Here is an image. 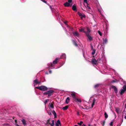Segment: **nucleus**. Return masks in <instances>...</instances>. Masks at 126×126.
I'll return each instance as SVG.
<instances>
[{"label":"nucleus","mask_w":126,"mask_h":126,"mask_svg":"<svg viewBox=\"0 0 126 126\" xmlns=\"http://www.w3.org/2000/svg\"><path fill=\"white\" fill-rule=\"evenodd\" d=\"M70 100L69 97H68L65 100V102L66 103L68 104Z\"/></svg>","instance_id":"obj_20"},{"label":"nucleus","mask_w":126,"mask_h":126,"mask_svg":"<svg viewBox=\"0 0 126 126\" xmlns=\"http://www.w3.org/2000/svg\"><path fill=\"white\" fill-rule=\"evenodd\" d=\"M73 34L75 36H77V37H79V34L77 31L75 32H73Z\"/></svg>","instance_id":"obj_12"},{"label":"nucleus","mask_w":126,"mask_h":126,"mask_svg":"<svg viewBox=\"0 0 126 126\" xmlns=\"http://www.w3.org/2000/svg\"><path fill=\"white\" fill-rule=\"evenodd\" d=\"M88 9H91V8H90V7H89V6L88 7Z\"/></svg>","instance_id":"obj_48"},{"label":"nucleus","mask_w":126,"mask_h":126,"mask_svg":"<svg viewBox=\"0 0 126 126\" xmlns=\"http://www.w3.org/2000/svg\"><path fill=\"white\" fill-rule=\"evenodd\" d=\"M15 122L16 123L17 122V120H15Z\"/></svg>","instance_id":"obj_46"},{"label":"nucleus","mask_w":126,"mask_h":126,"mask_svg":"<svg viewBox=\"0 0 126 126\" xmlns=\"http://www.w3.org/2000/svg\"><path fill=\"white\" fill-rule=\"evenodd\" d=\"M107 42V39H105L104 40V41L103 42V44H106Z\"/></svg>","instance_id":"obj_26"},{"label":"nucleus","mask_w":126,"mask_h":126,"mask_svg":"<svg viewBox=\"0 0 126 126\" xmlns=\"http://www.w3.org/2000/svg\"><path fill=\"white\" fill-rule=\"evenodd\" d=\"M122 88L123 89L126 91V85H124L123 87Z\"/></svg>","instance_id":"obj_29"},{"label":"nucleus","mask_w":126,"mask_h":126,"mask_svg":"<svg viewBox=\"0 0 126 126\" xmlns=\"http://www.w3.org/2000/svg\"><path fill=\"white\" fill-rule=\"evenodd\" d=\"M91 49L92 50H93V49H94L92 45H91Z\"/></svg>","instance_id":"obj_41"},{"label":"nucleus","mask_w":126,"mask_h":126,"mask_svg":"<svg viewBox=\"0 0 126 126\" xmlns=\"http://www.w3.org/2000/svg\"><path fill=\"white\" fill-rule=\"evenodd\" d=\"M53 92L54 91L53 90H50L44 92L43 94L44 95H48L47 97L49 98L50 96L53 95Z\"/></svg>","instance_id":"obj_2"},{"label":"nucleus","mask_w":126,"mask_h":126,"mask_svg":"<svg viewBox=\"0 0 126 126\" xmlns=\"http://www.w3.org/2000/svg\"><path fill=\"white\" fill-rule=\"evenodd\" d=\"M21 121L22 122L23 124L24 125H26V120L24 119H23Z\"/></svg>","instance_id":"obj_22"},{"label":"nucleus","mask_w":126,"mask_h":126,"mask_svg":"<svg viewBox=\"0 0 126 126\" xmlns=\"http://www.w3.org/2000/svg\"><path fill=\"white\" fill-rule=\"evenodd\" d=\"M60 59L59 58H56L55 60L53 62V63L54 64H56L57 62H58L59 60Z\"/></svg>","instance_id":"obj_11"},{"label":"nucleus","mask_w":126,"mask_h":126,"mask_svg":"<svg viewBox=\"0 0 126 126\" xmlns=\"http://www.w3.org/2000/svg\"><path fill=\"white\" fill-rule=\"evenodd\" d=\"M53 114L54 115V118H57V114L55 112V111L54 110H53L52 112Z\"/></svg>","instance_id":"obj_17"},{"label":"nucleus","mask_w":126,"mask_h":126,"mask_svg":"<svg viewBox=\"0 0 126 126\" xmlns=\"http://www.w3.org/2000/svg\"><path fill=\"white\" fill-rule=\"evenodd\" d=\"M119 109L118 108H117L115 109V111L118 113H119Z\"/></svg>","instance_id":"obj_24"},{"label":"nucleus","mask_w":126,"mask_h":126,"mask_svg":"<svg viewBox=\"0 0 126 126\" xmlns=\"http://www.w3.org/2000/svg\"><path fill=\"white\" fill-rule=\"evenodd\" d=\"M67 23V21H66V22H64V23L65 24H66Z\"/></svg>","instance_id":"obj_51"},{"label":"nucleus","mask_w":126,"mask_h":126,"mask_svg":"<svg viewBox=\"0 0 126 126\" xmlns=\"http://www.w3.org/2000/svg\"><path fill=\"white\" fill-rule=\"evenodd\" d=\"M66 56L65 54L64 53L61 56V59H64L66 58Z\"/></svg>","instance_id":"obj_21"},{"label":"nucleus","mask_w":126,"mask_h":126,"mask_svg":"<svg viewBox=\"0 0 126 126\" xmlns=\"http://www.w3.org/2000/svg\"><path fill=\"white\" fill-rule=\"evenodd\" d=\"M59 125H60V126H61L60 121L59 120H58L57 122L56 123L55 125L56 126H59Z\"/></svg>","instance_id":"obj_10"},{"label":"nucleus","mask_w":126,"mask_h":126,"mask_svg":"<svg viewBox=\"0 0 126 126\" xmlns=\"http://www.w3.org/2000/svg\"><path fill=\"white\" fill-rule=\"evenodd\" d=\"M88 5L87 4V6L88 7H89V6H88Z\"/></svg>","instance_id":"obj_57"},{"label":"nucleus","mask_w":126,"mask_h":126,"mask_svg":"<svg viewBox=\"0 0 126 126\" xmlns=\"http://www.w3.org/2000/svg\"><path fill=\"white\" fill-rule=\"evenodd\" d=\"M91 63L93 64L96 65L97 64V61L95 59H92L91 61Z\"/></svg>","instance_id":"obj_8"},{"label":"nucleus","mask_w":126,"mask_h":126,"mask_svg":"<svg viewBox=\"0 0 126 126\" xmlns=\"http://www.w3.org/2000/svg\"><path fill=\"white\" fill-rule=\"evenodd\" d=\"M105 121H104L103 122V124H102V125L103 126H104L105 125Z\"/></svg>","instance_id":"obj_42"},{"label":"nucleus","mask_w":126,"mask_h":126,"mask_svg":"<svg viewBox=\"0 0 126 126\" xmlns=\"http://www.w3.org/2000/svg\"><path fill=\"white\" fill-rule=\"evenodd\" d=\"M87 32H84L87 35V34H90V33L91 32V30L88 27H87Z\"/></svg>","instance_id":"obj_5"},{"label":"nucleus","mask_w":126,"mask_h":126,"mask_svg":"<svg viewBox=\"0 0 126 126\" xmlns=\"http://www.w3.org/2000/svg\"><path fill=\"white\" fill-rule=\"evenodd\" d=\"M50 107L52 108H54V106L53 104L51 103L50 105Z\"/></svg>","instance_id":"obj_33"},{"label":"nucleus","mask_w":126,"mask_h":126,"mask_svg":"<svg viewBox=\"0 0 126 126\" xmlns=\"http://www.w3.org/2000/svg\"><path fill=\"white\" fill-rule=\"evenodd\" d=\"M99 86V84H96L94 86V87L95 88H96L98 87Z\"/></svg>","instance_id":"obj_27"},{"label":"nucleus","mask_w":126,"mask_h":126,"mask_svg":"<svg viewBox=\"0 0 126 126\" xmlns=\"http://www.w3.org/2000/svg\"><path fill=\"white\" fill-rule=\"evenodd\" d=\"M113 122L112 121L110 123V125L111 126H113Z\"/></svg>","instance_id":"obj_38"},{"label":"nucleus","mask_w":126,"mask_h":126,"mask_svg":"<svg viewBox=\"0 0 126 126\" xmlns=\"http://www.w3.org/2000/svg\"><path fill=\"white\" fill-rule=\"evenodd\" d=\"M88 126H91L90 124H89Z\"/></svg>","instance_id":"obj_50"},{"label":"nucleus","mask_w":126,"mask_h":126,"mask_svg":"<svg viewBox=\"0 0 126 126\" xmlns=\"http://www.w3.org/2000/svg\"><path fill=\"white\" fill-rule=\"evenodd\" d=\"M111 88L113 89L114 91L116 93H117V90L116 87L115 86L112 85L111 86Z\"/></svg>","instance_id":"obj_9"},{"label":"nucleus","mask_w":126,"mask_h":126,"mask_svg":"<svg viewBox=\"0 0 126 126\" xmlns=\"http://www.w3.org/2000/svg\"><path fill=\"white\" fill-rule=\"evenodd\" d=\"M84 109L88 110L89 109V108L88 107H86L84 108Z\"/></svg>","instance_id":"obj_43"},{"label":"nucleus","mask_w":126,"mask_h":126,"mask_svg":"<svg viewBox=\"0 0 126 126\" xmlns=\"http://www.w3.org/2000/svg\"><path fill=\"white\" fill-rule=\"evenodd\" d=\"M72 10L74 11H77V8L75 5H74L72 7Z\"/></svg>","instance_id":"obj_13"},{"label":"nucleus","mask_w":126,"mask_h":126,"mask_svg":"<svg viewBox=\"0 0 126 126\" xmlns=\"http://www.w3.org/2000/svg\"><path fill=\"white\" fill-rule=\"evenodd\" d=\"M49 124L50 125V126H54V123L53 122L52 123H50Z\"/></svg>","instance_id":"obj_35"},{"label":"nucleus","mask_w":126,"mask_h":126,"mask_svg":"<svg viewBox=\"0 0 126 126\" xmlns=\"http://www.w3.org/2000/svg\"><path fill=\"white\" fill-rule=\"evenodd\" d=\"M93 51L92 52V55H94V54L95 53V49H93Z\"/></svg>","instance_id":"obj_32"},{"label":"nucleus","mask_w":126,"mask_h":126,"mask_svg":"<svg viewBox=\"0 0 126 126\" xmlns=\"http://www.w3.org/2000/svg\"><path fill=\"white\" fill-rule=\"evenodd\" d=\"M105 117L106 118H107L108 117V115L106 112H105L104 114Z\"/></svg>","instance_id":"obj_25"},{"label":"nucleus","mask_w":126,"mask_h":126,"mask_svg":"<svg viewBox=\"0 0 126 126\" xmlns=\"http://www.w3.org/2000/svg\"><path fill=\"white\" fill-rule=\"evenodd\" d=\"M72 42L73 44L76 46H78V45L76 43V40H72Z\"/></svg>","instance_id":"obj_14"},{"label":"nucleus","mask_w":126,"mask_h":126,"mask_svg":"<svg viewBox=\"0 0 126 126\" xmlns=\"http://www.w3.org/2000/svg\"><path fill=\"white\" fill-rule=\"evenodd\" d=\"M96 100L94 98L93 99V103L91 105L92 108H93V106L94 105Z\"/></svg>","instance_id":"obj_18"},{"label":"nucleus","mask_w":126,"mask_h":126,"mask_svg":"<svg viewBox=\"0 0 126 126\" xmlns=\"http://www.w3.org/2000/svg\"><path fill=\"white\" fill-rule=\"evenodd\" d=\"M64 6L65 7H71L72 4H70V3L68 2H65L64 4Z\"/></svg>","instance_id":"obj_6"},{"label":"nucleus","mask_w":126,"mask_h":126,"mask_svg":"<svg viewBox=\"0 0 126 126\" xmlns=\"http://www.w3.org/2000/svg\"><path fill=\"white\" fill-rule=\"evenodd\" d=\"M117 80H112V81H111L112 82H113V83H115L117 82Z\"/></svg>","instance_id":"obj_40"},{"label":"nucleus","mask_w":126,"mask_h":126,"mask_svg":"<svg viewBox=\"0 0 126 126\" xmlns=\"http://www.w3.org/2000/svg\"><path fill=\"white\" fill-rule=\"evenodd\" d=\"M86 35L88 37L89 40L91 41L92 40V38L90 35V34H87V35Z\"/></svg>","instance_id":"obj_15"},{"label":"nucleus","mask_w":126,"mask_h":126,"mask_svg":"<svg viewBox=\"0 0 126 126\" xmlns=\"http://www.w3.org/2000/svg\"><path fill=\"white\" fill-rule=\"evenodd\" d=\"M40 90L45 91L47 90V88L44 86H40L36 87L35 88Z\"/></svg>","instance_id":"obj_3"},{"label":"nucleus","mask_w":126,"mask_h":126,"mask_svg":"<svg viewBox=\"0 0 126 126\" xmlns=\"http://www.w3.org/2000/svg\"><path fill=\"white\" fill-rule=\"evenodd\" d=\"M98 32L100 36H101L102 35V33L100 31H98Z\"/></svg>","instance_id":"obj_34"},{"label":"nucleus","mask_w":126,"mask_h":126,"mask_svg":"<svg viewBox=\"0 0 126 126\" xmlns=\"http://www.w3.org/2000/svg\"><path fill=\"white\" fill-rule=\"evenodd\" d=\"M41 0L42 1H43L45 3H46L47 2L45 0Z\"/></svg>","instance_id":"obj_44"},{"label":"nucleus","mask_w":126,"mask_h":126,"mask_svg":"<svg viewBox=\"0 0 126 126\" xmlns=\"http://www.w3.org/2000/svg\"><path fill=\"white\" fill-rule=\"evenodd\" d=\"M125 108H126V104L125 105Z\"/></svg>","instance_id":"obj_54"},{"label":"nucleus","mask_w":126,"mask_h":126,"mask_svg":"<svg viewBox=\"0 0 126 126\" xmlns=\"http://www.w3.org/2000/svg\"><path fill=\"white\" fill-rule=\"evenodd\" d=\"M50 119H49L48 120H47V125H48V124H49L50 123L49 122L50 121Z\"/></svg>","instance_id":"obj_28"},{"label":"nucleus","mask_w":126,"mask_h":126,"mask_svg":"<svg viewBox=\"0 0 126 126\" xmlns=\"http://www.w3.org/2000/svg\"><path fill=\"white\" fill-rule=\"evenodd\" d=\"M126 91L125 90L123 89H121L120 91V94L121 95H122Z\"/></svg>","instance_id":"obj_16"},{"label":"nucleus","mask_w":126,"mask_h":126,"mask_svg":"<svg viewBox=\"0 0 126 126\" xmlns=\"http://www.w3.org/2000/svg\"><path fill=\"white\" fill-rule=\"evenodd\" d=\"M49 72L50 74H51L52 73L51 71L50 70H49Z\"/></svg>","instance_id":"obj_45"},{"label":"nucleus","mask_w":126,"mask_h":126,"mask_svg":"<svg viewBox=\"0 0 126 126\" xmlns=\"http://www.w3.org/2000/svg\"><path fill=\"white\" fill-rule=\"evenodd\" d=\"M71 95L72 97V98L73 100L76 102L78 101L80 103L81 102V99L77 98L76 97V95L74 93L72 92Z\"/></svg>","instance_id":"obj_1"},{"label":"nucleus","mask_w":126,"mask_h":126,"mask_svg":"<svg viewBox=\"0 0 126 126\" xmlns=\"http://www.w3.org/2000/svg\"><path fill=\"white\" fill-rule=\"evenodd\" d=\"M82 109H84V108L83 107H82Z\"/></svg>","instance_id":"obj_58"},{"label":"nucleus","mask_w":126,"mask_h":126,"mask_svg":"<svg viewBox=\"0 0 126 126\" xmlns=\"http://www.w3.org/2000/svg\"><path fill=\"white\" fill-rule=\"evenodd\" d=\"M50 8H51V9H52V7L51 6H50Z\"/></svg>","instance_id":"obj_53"},{"label":"nucleus","mask_w":126,"mask_h":126,"mask_svg":"<svg viewBox=\"0 0 126 126\" xmlns=\"http://www.w3.org/2000/svg\"><path fill=\"white\" fill-rule=\"evenodd\" d=\"M101 15H102V14H101Z\"/></svg>","instance_id":"obj_61"},{"label":"nucleus","mask_w":126,"mask_h":126,"mask_svg":"<svg viewBox=\"0 0 126 126\" xmlns=\"http://www.w3.org/2000/svg\"><path fill=\"white\" fill-rule=\"evenodd\" d=\"M78 14L80 17L81 19H82L83 17L85 18V16L84 14L82 15L80 12H78Z\"/></svg>","instance_id":"obj_7"},{"label":"nucleus","mask_w":126,"mask_h":126,"mask_svg":"<svg viewBox=\"0 0 126 126\" xmlns=\"http://www.w3.org/2000/svg\"><path fill=\"white\" fill-rule=\"evenodd\" d=\"M74 126H78L77 125H75Z\"/></svg>","instance_id":"obj_56"},{"label":"nucleus","mask_w":126,"mask_h":126,"mask_svg":"<svg viewBox=\"0 0 126 126\" xmlns=\"http://www.w3.org/2000/svg\"><path fill=\"white\" fill-rule=\"evenodd\" d=\"M114 114L115 116H116V115L115 112L114 113Z\"/></svg>","instance_id":"obj_49"},{"label":"nucleus","mask_w":126,"mask_h":126,"mask_svg":"<svg viewBox=\"0 0 126 126\" xmlns=\"http://www.w3.org/2000/svg\"><path fill=\"white\" fill-rule=\"evenodd\" d=\"M83 122L82 121H81L80 122V123H78V125H79L80 126H81L82 125V124H83Z\"/></svg>","instance_id":"obj_30"},{"label":"nucleus","mask_w":126,"mask_h":126,"mask_svg":"<svg viewBox=\"0 0 126 126\" xmlns=\"http://www.w3.org/2000/svg\"><path fill=\"white\" fill-rule=\"evenodd\" d=\"M49 115H51V112L50 111H47Z\"/></svg>","instance_id":"obj_36"},{"label":"nucleus","mask_w":126,"mask_h":126,"mask_svg":"<svg viewBox=\"0 0 126 126\" xmlns=\"http://www.w3.org/2000/svg\"><path fill=\"white\" fill-rule=\"evenodd\" d=\"M72 1V0H68V2L70 3Z\"/></svg>","instance_id":"obj_39"},{"label":"nucleus","mask_w":126,"mask_h":126,"mask_svg":"<svg viewBox=\"0 0 126 126\" xmlns=\"http://www.w3.org/2000/svg\"><path fill=\"white\" fill-rule=\"evenodd\" d=\"M49 66L51 67H52L54 66V65L52 63H50L49 64Z\"/></svg>","instance_id":"obj_31"},{"label":"nucleus","mask_w":126,"mask_h":126,"mask_svg":"<svg viewBox=\"0 0 126 126\" xmlns=\"http://www.w3.org/2000/svg\"><path fill=\"white\" fill-rule=\"evenodd\" d=\"M84 2L86 3L88 5L87 0H84Z\"/></svg>","instance_id":"obj_37"},{"label":"nucleus","mask_w":126,"mask_h":126,"mask_svg":"<svg viewBox=\"0 0 126 126\" xmlns=\"http://www.w3.org/2000/svg\"><path fill=\"white\" fill-rule=\"evenodd\" d=\"M84 126L83 125H82V126Z\"/></svg>","instance_id":"obj_60"},{"label":"nucleus","mask_w":126,"mask_h":126,"mask_svg":"<svg viewBox=\"0 0 126 126\" xmlns=\"http://www.w3.org/2000/svg\"><path fill=\"white\" fill-rule=\"evenodd\" d=\"M125 119H126V115L125 117Z\"/></svg>","instance_id":"obj_52"},{"label":"nucleus","mask_w":126,"mask_h":126,"mask_svg":"<svg viewBox=\"0 0 126 126\" xmlns=\"http://www.w3.org/2000/svg\"><path fill=\"white\" fill-rule=\"evenodd\" d=\"M68 106H66L65 107H63V109L64 110H66L68 108Z\"/></svg>","instance_id":"obj_23"},{"label":"nucleus","mask_w":126,"mask_h":126,"mask_svg":"<svg viewBox=\"0 0 126 126\" xmlns=\"http://www.w3.org/2000/svg\"><path fill=\"white\" fill-rule=\"evenodd\" d=\"M51 122L52 123H54V120H52Z\"/></svg>","instance_id":"obj_47"},{"label":"nucleus","mask_w":126,"mask_h":126,"mask_svg":"<svg viewBox=\"0 0 126 126\" xmlns=\"http://www.w3.org/2000/svg\"><path fill=\"white\" fill-rule=\"evenodd\" d=\"M83 125L84 126H86V125L84 124H83Z\"/></svg>","instance_id":"obj_55"},{"label":"nucleus","mask_w":126,"mask_h":126,"mask_svg":"<svg viewBox=\"0 0 126 126\" xmlns=\"http://www.w3.org/2000/svg\"><path fill=\"white\" fill-rule=\"evenodd\" d=\"M46 102H47V101H46Z\"/></svg>","instance_id":"obj_59"},{"label":"nucleus","mask_w":126,"mask_h":126,"mask_svg":"<svg viewBox=\"0 0 126 126\" xmlns=\"http://www.w3.org/2000/svg\"><path fill=\"white\" fill-rule=\"evenodd\" d=\"M84 28H81L80 29H79V30L80 32H85L84 30Z\"/></svg>","instance_id":"obj_19"},{"label":"nucleus","mask_w":126,"mask_h":126,"mask_svg":"<svg viewBox=\"0 0 126 126\" xmlns=\"http://www.w3.org/2000/svg\"><path fill=\"white\" fill-rule=\"evenodd\" d=\"M33 82L34 86H35L36 85L40 84L41 83V82L40 81H39L38 79H36Z\"/></svg>","instance_id":"obj_4"}]
</instances>
